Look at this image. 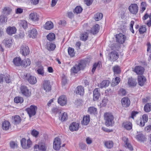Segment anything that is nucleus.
Returning a JSON list of instances; mask_svg holds the SVG:
<instances>
[{
  "mask_svg": "<svg viewBox=\"0 0 151 151\" xmlns=\"http://www.w3.org/2000/svg\"><path fill=\"white\" fill-rule=\"evenodd\" d=\"M105 124L107 127L112 126L114 123V116L111 113L109 112L105 113L104 115Z\"/></svg>",
  "mask_w": 151,
  "mask_h": 151,
  "instance_id": "obj_1",
  "label": "nucleus"
},
{
  "mask_svg": "<svg viewBox=\"0 0 151 151\" xmlns=\"http://www.w3.org/2000/svg\"><path fill=\"white\" fill-rule=\"evenodd\" d=\"M20 142L22 147L24 149L30 148L32 145V142L29 139L27 140L25 138H23L21 139Z\"/></svg>",
  "mask_w": 151,
  "mask_h": 151,
  "instance_id": "obj_2",
  "label": "nucleus"
},
{
  "mask_svg": "<svg viewBox=\"0 0 151 151\" xmlns=\"http://www.w3.org/2000/svg\"><path fill=\"white\" fill-rule=\"evenodd\" d=\"M20 90L22 94L26 97H29L31 95V91L26 86H21Z\"/></svg>",
  "mask_w": 151,
  "mask_h": 151,
  "instance_id": "obj_3",
  "label": "nucleus"
},
{
  "mask_svg": "<svg viewBox=\"0 0 151 151\" xmlns=\"http://www.w3.org/2000/svg\"><path fill=\"white\" fill-rule=\"evenodd\" d=\"M37 109L36 106L31 105L29 108H27L26 110L29 114V117H31L35 115Z\"/></svg>",
  "mask_w": 151,
  "mask_h": 151,
  "instance_id": "obj_4",
  "label": "nucleus"
},
{
  "mask_svg": "<svg viewBox=\"0 0 151 151\" xmlns=\"http://www.w3.org/2000/svg\"><path fill=\"white\" fill-rule=\"evenodd\" d=\"M61 141L60 139L58 137L55 138L53 142V148L55 150H59L61 147Z\"/></svg>",
  "mask_w": 151,
  "mask_h": 151,
  "instance_id": "obj_5",
  "label": "nucleus"
},
{
  "mask_svg": "<svg viewBox=\"0 0 151 151\" xmlns=\"http://www.w3.org/2000/svg\"><path fill=\"white\" fill-rule=\"evenodd\" d=\"M24 78L32 84H35L37 82V80L35 77L31 75L30 74H27L25 76Z\"/></svg>",
  "mask_w": 151,
  "mask_h": 151,
  "instance_id": "obj_6",
  "label": "nucleus"
},
{
  "mask_svg": "<svg viewBox=\"0 0 151 151\" xmlns=\"http://www.w3.org/2000/svg\"><path fill=\"white\" fill-rule=\"evenodd\" d=\"M148 116L147 115L145 114L143 115L142 118L139 121H137L136 122L138 125L140 127H143L145 123L147 122Z\"/></svg>",
  "mask_w": 151,
  "mask_h": 151,
  "instance_id": "obj_7",
  "label": "nucleus"
},
{
  "mask_svg": "<svg viewBox=\"0 0 151 151\" xmlns=\"http://www.w3.org/2000/svg\"><path fill=\"white\" fill-rule=\"evenodd\" d=\"M43 88L46 92H49L51 89V86L49 81H44L43 84Z\"/></svg>",
  "mask_w": 151,
  "mask_h": 151,
  "instance_id": "obj_8",
  "label": "nucleus"
},
{
  "mask_svg": "<svg viewBox=\"0 0 151 151\" xmlns=\"http://www.w3.org/2000/svg\"><path fill=\"white\" fill-rule=\"evenodd\" d=\"M20 52L24 56L28 55L29 53V47L25 45H22L21 48Z\"/></svg>",
  "mask_w": 151,
  "mask_h": 151,
  "instance_id": "obj_9",
  "label": "nucleus"
},
{
  "mask_svg": "<svg viewBox=\"0 0 151 151\" xmlns=\"http://www.w3.org/2000/svg\"><path fill=\"white\" fill-rule=\"evenodd\" d=\"M109 60L111 61H116L119 58L118 53L115 51L111 52L109 54Z\"/></svg>",
  "mask_w": 151,
  "mask_h": 151,
  "instance_id": "obj_10",
  "label": "nucleus"
},
{
  "mask_svg": "<svg viewBox=\"0 0 151 151\" xmlns=\"http://www.w3.org/2000/svg\"><path fill=\"white\" fill-rule=\"evenodd\" d=\"M116 42L120 44L124 43L126 39V37L122 33H119L116 35Z\"/></svg>",
  "mask_w": 151,
  "mask_h": 151,
  "instance_id": "obj_11",
  "label": "nucleus"
},
{
  "mask_svg": "<svg viewBox=\"0 0 151 151\" xmlns=\"http://www.w3.org/2000/svg\"><path fill=\"white\" fill-rule=\"evenodd\" d=\"M58 103L61 106H63L67 103V99L64 95L60 96L58 99Z\"/></svg>",
  "mask_w": 151,
  "mask_h": 151,
  "instance_id": "obj_12",
  "label": "nucleus"
},
{
  "mask_svg": "<svg viewBox=\"0 0 151 151\" xmlns=\"http://www.w3.org/2000/svg\"><path fill=\"white\" fill-rule=\"evenodd\" d=\"M79 124L76 122H73L71 123L69 127V129L72 132L77 131L78 129Z\"/></svg>",
  "mask_w": 151,
  "mask_h": 151,
  "instance_id": "obj_13",
  "label": "nucleus"
},
{
  "mask_svg": "<svg viewBox=\"0 0 151 151\" xmlns=\"http://www.w3.org/2000/svg\"><path fill=\"white\" fill-rule=\"evenodd\" d=\"M17 31V29L15 27L10 26L7 27L6 29V32L7 34L10 35L15 34Z\"/></svg>",
  "mask_w": 151,
  "mask_h": 151,
  "instance_id": "obj_14",
  "label": "nucleus"
},
{
  "mask_svg": "<svg viewBox=\"0 0 151 151\" xmlns=\"http://www.w3.org/2000/svg\"><path fill=\"white\" fill-rule=\"evenodd\" d=\"M100 91L99 88H96L93 92V100L96 101L98 100L100 95Z\"/></svg>",
  "mask_w": 151,
  "mask_h": 151,
  "instance_id": "obj_15",
  "label": "nucleus"
},
{
  "mask_svg": "<svg viewBox=\"0 0 151 151\" xmlns=\"http://www.w3.org/2000/svg\"><path fill=\"white\" fill-rule=\"evenodd\" d=\"M122 104L124 107H126L129 106L130 104V101L127 97H125L122 99Z\"/></svg>",
  "mask_w": 151,
  "mask_h": 151,
  "instance_id": "obj_16",
  "label": "nucleus"
},
{
  "mask_svg": "<svg viewBox=\"0 0 151 151\" xmlns=\"http://www.w3.org/2000/svg\"><path fill=\"white\" fill-rule=\"evenodd\" d=\"M144 71V68L141 66H137L134 69V71L138 75H142Z\"/></svg>",
  "mask_w": 151,
  "mask_h": 151,
  "instance_id": "obj_17",
  "label": "nucleus"
},
{
  "mask_svg": "<svg viewBox=\"0 0 151 151\" xmlns=\"http://www.w3.org/2000/svg\"><path fill=\"white\" fill-rule=\"evenodd\" d=\"M124 143V146L125 147L128 148L130 150H132V146L129 143L128 138L124 137L123 139Z\"/></svg>",
  "mask_w": 151,
  "mask_h": 151,
  "instance_id": "obj_18",
  "label": "nucleus"
},
{
  "mask_svg": "<svg viewBox=\"0 0 151 151\" xmlns=\"http://www.w3.org/2000/svg\"><path fill=\"white\" fill-rule=\"evenodd\" d=\"M11 127L10 122L8 121H4L2 123V128L4 130H7Z\"/></svg>",
  "mask_w": 151,
  "mask_h": 151,
  "instance_id": "obj_19",
  "label": "nucleus"
},
{
  "mask_svg": "<svg viewBox=\"0 0 151 151\" xmlns=\"http://www.w3.org/2000/svg\"><path fill=\"white\" fill-rule=\"evenodd\" d=\"M138 83L141 86H143L146 81V78L143 76H138Z\"/></svg>",
  "mask_w": 151,
  "mask_h": 151,
  "instance_id": "obj_20",
  "label": "nucleus"
},
{
  "mask_svg": "<svg viewBox=\"0 0 151 151\" xmlns=\"http://www.w3.org/2000/svg\"><path fill=\"white\" fill-rule=\"evenodd\" d=\"M29 19L33 21H37L39 20L38 15L36 13H31L29 14Z\"/></svg>",
  "mask_w": 151,
  "mask_h": 151,
  "instance_id": "obj_21",
  "label": "nucleus"
},
{
  "mask_svg": "<svg viewBox=\"0 0 151 151\" xmlns=\"http://www.w3.org/2000/svg\"><path fill=\"white\" fill-rule=\"evenodd\" d=\"M13 122L14 124H19L21 122V119L19 116L16 115L12 117Z\"/></svg>",
  "mask_w": 151,
  "mask_h": 151,
  "instance_id": "obj_22",
  "label": "nucleus"
},
{
  "mask_svg": "<svg viewBox=\"0 0 151 151\" xmlns=\"http://www.w3.org/2000/svg\"><path fill=\"white\" fill-rule=\"evenodd\" d=\"M100 29V26L98 24H96L94 25L91 30V32L93 35L98 33Z\"/></svg>",
  "mask_w": 151,
  "mask_h": 151,
  "instance_id": "obj_23",
  "label": "nucleus"
},
{
  "mask_svg": "<svg viewBox=\"0 0 151 151\" xmlns=\"http://www.w3.org/2000/svg\"><path fill=\"white\" fill-rule=\"evenodd\" d=\"M44 27L47 30H50L53 28V24L51 21H48L44 25Z\"/></svg>",
  "mask_w": 151,
  "mask_h": 151,
  "instance_id": "obj_24",
  "label": "nucleus"
},
{
  "mask_svg": "<svg viewBox=\"0 0 151 151\" xmlns=\"http://www.w3.org/2000/svg\"><path fill=\"white\" fill-rule=\"evenodd\" d=\"M13 62L14 64L16 66L22 65V61L21 60V58L19 57H16L14 58Z\"/></svg>",
  "mask_w": 151,
  "mask_h": 151,
  "instance_id": "obj_25",
  "label": "nucleus"
},
{
  "mask_svg": "<svg viewBox=\"0 0 151 151\" xmlns=\"http://www.w3.org/2000/svg\"><path fill=\"white\" fill-rule=\"evenodd\" d=\"M76 93L79 95H83L84 93L83 87L81 86H78L76 89Z\"/></svg>",
  "mask_w": 151,
  "mask_h": 151,
  "instance_id": "obj_26",
  "label": "nucleus"
},
{
  "mask_svg": "<svg viewBox=\"0 0 151 151\" xmlns=\"http://www.w3.org/2000/svg\"><path fill=\"white\" fill-rule=\"evenodd\" d=\"M110 83V82L109 80H106L103 81L99 86L101 88H105L108 86Z\"/></svg>",
  "mask_w": 151,
  "mask_h": 151,
  "instance_id": "obj_27",
  "label": "nucleus"
},
{
  "mask_svg": "<svg viewBox=\"0 0 151 151\" xmlns=\"http://www.w3.org/2000/svg\"><path fill=\"white\" fill-rule=\"evenodd\" d=\"M90 121V116L86 115L83 117V119L82 121V124L83 125H87Z\"/></svg>",
  "mask_w": 151,
  "mask_h": 151,
  "instance_id": "obj_28",
  "label": "nucleus"
},
{
  "mask_svg": "<svg viewBox=\"0 0 151 151\" xmlns=\"http://www.w3.org/2000/svg\"><path fill=\"white\" fill-rule=\"evenodd\" d=\"M29 35V37H30L35 38L36 36L37 35V32L35 29H33L30 31Z\"/></svg>",
  "mask_w": 151,
  "mask_h": 151,
  "instance_id": "obj_29",
  "label": "nucleus"
},
{
  "mask_svg": "<svg viewBox=\"0 0 151 151\" xmlns=\"http://www.w3.org/2000/svg\"><path fill=\"white\" fill-rule=\"evenodd\" d=\"M31 63V61L30 59L29 58H27L25 60L22 61L21 66L26 67L28 66Z\"/></svg>",
  "mask_w": 151,
  "mask_h": 151,
  "instance_id": "obj_30",
  "label": "nucleus"
},
{
  "mask_svg": "<svg viewBox=\"0 0 151 151\" xmlns=\"http://www.w3.org/2000/svg\"><path fill=\"white\" fill-rule=\"evenodd\" d=\"M113 145L114 143L111 141H107L104 142L105 146L107 148H111L113 147Z\"/></svg>",
  "mask_w": 151,
  "mask_h": 151,
  "instance_id": "obj_31",
  "label": "nucleus"
},
{
  "mask_svg": "<svg viewBox=\"0 0 151 151\" xmlns=\"http://www.w3.org/2000/svg\"><path fill=\"white\" fill-rule=\"evenodd\" d=\"M112 69L114 72V76H116L115 75L120 73L121 72L120 67L118 65H116L114 66Z\"/></svg>",
  "mask_w": 151,
  "mask_h": 151,
  "instance_id": "obj_32",
  "label": "nucleus"
},
{
  "mask_svg": "<svg viewBox=\"0 0 151 151\" xmlns=\"http://www.w3.org/2000/svg\"><path fill=\"white\" fill-rule=\"evenodd\" d=\"M123 126L126 129L128 130L132 128V124L130 122H124L123 124Z\"/></svg>",
  "mask_w": 151,
  "mask_h": 151,
  "instance_id": "obj_33",
  "label": "nucleus"
},
{
  "mask_svg": "<svg viewBox=\"0 0 151 151\" xmlns=\"http://www.w3.org/2000/svg\"><path fill=\"white\" fill-rule=\"evenodd\" d=\"M120 81V79L119 78L117 77H116L115 78L113 79L112 85L114 86L117 85L119 83Z\"/></svg>",
  "mask_w": 151,
  "mask_h": 151,
  "instance_id": "obj_34",
  "label": "nucleus"
},
{
  "mask_svg": "<svg viewBox=\"0 0 151 151\" xmlns=\"http://www.w3.org/2000/svg\"><path fill=\"white\" fill-rule=\"evenodd\" d=\"M60 119L62 122L66 121L68 118V115L66 112H64L61 114V116L59 117Z\"/></svg>",
  "mask_w": 151,
  "mask_h": 151,
  "instance_id": "obj_35",
  "label": "nucleus"
},
{
  "mask_svg": "<svg viewBox=\"0 0 151 151\" xmlns=\"http://www.w3.org/2000/svg\"><path fill=\"white\" fill-rule=\"evenodd\" d=\"M86 62L83 60L81 61L78 65H77V66H79V68L80 70H83L84 68L86 66Z\"/></svg>",
  "mask_w": 151,
  "mask_h": 151,
  "instance_id": "obj_36",
  "label": "nucleus"
},
{
  "mask_svg": "<svg viewBox=\"0 0 151 151\" xmlns=\"http://www.w3.org/2000/svg\"><path fill=\"white\" fill-rule=\"evenodd\" d=\"M55 45L52 43H50L47 45V49L49 51L53 50L55 49Z\"/></svg>",
  "mask_w": 151,
  "mask_h": 151,
  "instance_id": "obj_37",
  "label": "nucleus"
},
{
  "mask_svg": "<svg viewBox=\"0 0 151 151\" xmlns=\"http://www.w3.org/2000/svg\"><path fill=\"white\" fill-rule=\"evenodd\" d=\"M3 43H4L6 47H9L11 45L12 43V40L9 39L7 40H4L3 41Z\"/></svg>",
  "mask_w": 151,
  "mask_h": 151,
  "instance_id": "obj_38",
  "label": "nucleus"
},
{
  "mask_svg": "<svg viewBox=\"0 0 151 151\" xmlns=\"http://www.w3.org/2000/svg\"><path fill=\"white\" fill-rule=\"evenodd\" d=\"M47 38L49 40L52 41L55 39V35L54 33H51L47 35Z\"/></svg>",
  "mask_w": 151,
  "mask_h": 151,
  "instance_id": "obj_39",
  "label": "nucleus"
},
{
  "mask_svg": "<svg viewBox=\"0 0 151 151\" xmlns=\"http://www.w3.org/2000/svg\"><path fill=\"white\" fill-rule=\"evenodd\" d=\"M103 17V15L101 13H97L95 15V19L96 21L101 20Z\"/></svg>",
  "mask_w": 151,
  "mask_h": 151,
  "instance_id": "obj_40",
  "label": "nucleus"
},
{
  "mask_svg": "<svg viewBox=\"0 0 151 151\" xmlns=\"http://www.w3.org/2000/svg\"><path fill=\"white\" fill-rule=\"evenodd\" d=\"M96 111L97 109L93 107H91L88 108V112L90 114H95Z\"/></svg>",
  "mask_w": 151,
  "mask_h": 151,
  "instance_id": "obj_41",
  "label": "nucleus"
},
{
  "mask_svg": "<svg viewBox=\"0 0 151 151\" xmlns=\"http://www.w3.org/2000/svg\"><path fill=\"white\" fill-rule=\"evenodd\" d=\"M88 38V33L87 32H85L81 34L80 36V38L81 40L83 41H86Z\"/></svg>",
  "mask_w": 151,
  "mask_h": 151,
  "instance_id": "obj_42",
  "label": "nucleus"
},
{
  "mask_svg": "<svg viewBox=\"0 0 151 151\" xmlns=\"http://www.w3.org/2000/svg\"><path fill=\"white\" fill-rule=\"evenodd\" d=\"M37 73L39 75L44 76L45 74L43 67L42 66L39 67L37 70Z\"/></svg>",
  "mask_w": 151,
  "mask_h": 151,
  "instance_id": "obj_43",
  "label": "nucleus"
},
{
  "mask_svg": "<svg viewBox=\"0 0 151 151\" xmlns=\"http://www.w3.org/2000/svg\"><path fill=\"white\" fill-rule=\"evenodd\" d=\"M14 102L17 103H20L21 104L23 101V98L21 97H17L14 98Z\"/></svg>",
  "mask_w": 151,
  "mask_h": 151,
  "instance_id": "obj_44",
  "label": "nucleus"
},
{
  "mask_svg": "<svg viewBox=\"0 0 151 151\" xmlns=\"http://www.w3.org/2000/svg\"><path fill=\"white\" fill-rule=\"evenodd\" d=\"M144 111L146 112H149L151 110V104L148 103L146 104L144 106Z\"/></svg>",
  "mask_w": 151,
  "mask_h": 151,
  "instance_id": "obj_45",
  "label": "nucleus"
},
{
  "mask_svg": "<svg viewBox=\"0 0 151 151\" xmlns=\"http://www.w3.org/2000/svg\"><path fill=\"white\" fill-rule=\"evenodd\" d=\"M136 138L140 141H143L145 140V136L142 134H140L136 136Z\"/></svg>",
  "mask_w": 151,
  "mask_h": 151,
  "instance_id": "obj_46",
  "label": "nucleus"
},
{
  "mask_svg": "<svg viewBox=\"0 0 151 151\" xmlns=\"http://www.w3.org/2000/svg\"><path fill=\"white\" fill-rule=\"evenodd\" d=\"M79 68V66H77V65H76L71 68V72L73 73H77L80 70Z\"/></svg>",
  "mask_w": 151,
  "mask_h": 151,
  "instance_id": "obj_47",
  "label": "nucleus"
},
{
  "mask_svg": "<svg viewBox=\"0 0 151 151\" xmlns=\"http://www.w3.org/2000/svg\"><path fill=\"white\" fill-rule=\"evenodd\" d=\"M11 11V9L9 7H5L3 9L2 13L4 14L7 15L9 14Z\"/></svg>",
  "mask_w": 151,
  "mask_h": 151,
  "instance_id": "obj_48",
  "label": "nucleus"
},
{
  "mask_svg": "<svg viewBox=\"0 0 151 151\" xmlns=\"http://www.w3.org/2000/svg\"><path fill=\"white\" fill-rule=\"evenodd\" d=\"M68 52L71 57H73L75 55V52H74V49L72 47H69L68 48Z\"/></svg>",
  "mask_w": 151,
  "mask_h": 151,
  "instance_id": "obj_49",
  "label": "nucleus"
},
{
  "mask_svg": "<svg viewBox=\"0 0 151 151\" xmlns=\"http://www.w3.org/2000/svg\"><path fill=\"white\" fill-rule=\"evenodd\" d=\"M83 9L80 6H77L74 10V12L77 14L81 13Z\"/></svg>",
  "mask_w": 151,
  "mask_h": 151,
  "instance_id": "obj_50",
  "label": "nucleus"
},
{
  "mask_svg": "<svg viewBox=\"0 0 151 151\" xmlns=\"http://www.w3.org/2000/svg\"><path fill=\"white\" fill-rule=\"evenodd\" d=\"M140 34H143L146 32V29L145 26H140L139 29Z\"/></svg>",
  "mask_w": 151,
  "mask_h": 151,
  "instance_id": "obj_51",
  "label": "nucleus"
},
{
  "mask_svg": "<svg viewBox=\"0 0 151 151\" xmlns=\"http://www.w3.org/2000/svg\"><path fill=\"white\" fill-rule=\"evenodd\" d=\"M138 7L137 4H133V14H136L138 12Z\"/></svg>",
  "mask_w": 151,
  "mask_h": 151,
  "instance_id": "obj_52",
  "label": "nucleus"
},
{
  "mask_svg": "<svg viewBox=\"0 0 151 151\" xmlns=\"http://www.w3.org/2000/svg\"><path fill=\"white\" fill-rule=\"evenodd\" d=\"M40 150L45 151L46 150L47 147L45 144L44 143H41L39 144Z\"/></svg>",
  "mask_w": 151,
  "mask_h": 151,
  "instance_id": "obj_53",
  "label": "nucleus"
},
{
  "mask_svg": "<svg viewBox=\"0 0 151 151\" xmlns=\"http://www.w3.org/2000/svg\"><path fill=\"white\" fill-rule=\"evenodd\" d=\"M7 18L4 15H1L0 16V23L1 24H3L6 22Z\"/></svg>",
  "mask_w": 151,
  "mask_h": 151,
  "instance_id": "obj_54",
  "label": "nucleus"
},
{
  "mask_svg": "<svg viewBox=\"0 0 151 151\" xmlns=\"http://www.w3.org/2000/svg\"><path fill=\"white\" fill-rule=\"evenodd\" d=\"M21 26L24 29L26 28L27 27V22L24 20H22L20 22Z\"/></svg>",
  "mask_w": 151,
  "mask_h": 151,
  "instance_id": "obj_55",
  "label": "nucleus"
},
{
  "mask_svg": "<svg viewBox=\"0 0 151 151\" xmlns=\"http://www.w3.org/2000/svg\"><path fill=\"white\" fill-rule=\"evenodd\" d=\"M39 133V132L35 129H33L32 131L31 134L32 135L33 137H38Z\"/></svg>",
  "mask_w": 151,
  "mask_h": 151,
  "instance_id": "obj_56",
  "label": "nucleus"
},
{
  "mask_svg": "<svg viewBox=\"0 0 151 151\" xmlns=\"http://www.w3.org/2000/svg\"><path fill=\"white\" fill-rule=\"evenodd\" d=\"M119 13L121 18L123 19L125 17L126 12L124 9H122L121 10V12H119Z\"/></svg>",
  "mask_w": 151,
  "mask_h": 151,
  "instance_id": "obj_57",
  "label": "nucleus"
},
{
  "mask_svg": "<svg viewBox=\"0 0 151 151\" xmlns=\"http://www.w3.org/2000/svg\"><path fill=\"white\" fill-rule=\"evenodd\" d=\"M119 93L120 95L122 96H124L126 95V92L125 90L123 88L120 89L119 91Z\"/></svg>",
  "mask_w": 151,
  "mask_h": 151,
  "instance_id": "obj_58",
  "label": "nucleus"
},
{
  "mask_svg": "<svg viewBox=\"0 0 151 151\" xmlns=\"http://www.w3.org/2000/svg\"><path fill=\"white\" fill-rule=\"evenodd\" d=\"M128 81L127 82L128 83V87H131L132 86V77L129 78L128 79Z\"/></svg>",
  "mask_w": 151,
  "mask_h": 151,
  "instance_id": "obj_59",
  "label": "nucleus"
},
{
  "mask_svg": "<svg viewBox=\"0 0 151 151\" xmlns=\"http://www.w3.org/2000/svg\"><path fill=\"white\" fill-rule=\"evenodd\" d=\"M10 147L13 148H15L17 147V145L14 142H11L10 143Z\"/></svg>",
  "mask_w": 151,
  "mask_h": 151,
  "instance_id": "obj_60",
  "label": "nucleus"
},
{
  "mask_svg": "<svg viewBox=\"0 0 151 151\" xmlns=\"http://www.w3.org/2000/svg\"><path fill=\"white\" fill-rule=\"evenodd\" d=\"M4 79L5 81L7 83H9L11 81V80L9 78V75L5 76Z\"/></svg>",
  "mask_w": 151,
  "mask_h": 151,
  "instance_id": "obj_61",
  "label": "nucleus"
},
{
  "mask_svg": "<svg viewBox=\"0 0 151 151\" xmlns=\"http://www.w3.org/2000/svg\"><path fill=\"white\" fill-rule=\"evenodd\" d=\"M146 3L145 2H142L141 4V7L142 11H144L146 9Z\"/></svg>",
  "mask_w": 151,
  "mask_h": 151,
  "instance_id": "obj_62",
  "label": "nucleus"
},
{
  "mask_svg": "<svg viewBox=\"0 0 151 151\" xmlns=\"http://www.w3.org/2000/svg\"><path fill=\"white\" fill-rule=\"evenodd\" d=\"M108 100L106 98H104L102 101V104L104 106H105L108 102Z\"/></svg>",
  "mask_w": 151,
  "mask_h": 151,
  "instance_id": "obj_63",
  "label": "nucleus"
},
{
  "mask_svg": "<svg viewBox=\"0 0 151 151\" xmlns=\"http://www.w3.org/2000/svg\"><path fill=\"white\" fill-rule=\"evenodd\" d=\"M86 146V145L85 144L83 143H81L79 144V147L82 150L85 149Z\"/></svg>",
  "mask_w": 151,
  "mask_h": 151,
  "instance_id": "obj_64",
  "label": "nucleus"
}]
</instances>
